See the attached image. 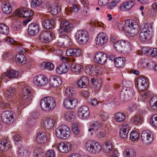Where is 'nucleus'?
Listing matches in <instances>:
<instances>
[{
    "label": "nucleus",
    "instance_id": "nucleus-1",
    "mask_svg": "<svg viewBox=\"0 0 157 157\" xmlns=\"http://www.w3.org/2000/svg\"><path fill=\"white\" fill-rule=\"evenodd\" d=\"M117 28L121 32L129 37H134L138 33L139 26L136 22L132 20H126L118 23Z\"/></svg>",
    "mask_w": 157,
    "mask_h": 157
},
{
    "label": "nucleus",
    "instance_id": "nucleus-2",
    "mask_svg": "<svg viewBox=\"0 0 157 157\" xmlns=\"http://www.w3.org/2000/svg\"><path fill=\"white\" fill-rule=\"evenodd\" d=\"M32 91V88L29 86H26L23 89L22 97L19 99V101L16 103L17 105V108L19 110H21L31 103Z\"/></svg>",
    "mask_w": 157,
    "mask_h": 157
},
{
    "label": "nucleus",
    "instance_id": "nucleus-3",
    "mask_svg": "<svg viewBox=\"0 0 157 157\" xmlns=\"http://www.w3.org/2000/svg\"><path fill=\"white\" fill-rule=\"evenodd\" d=\"M40 106L44 111L52 110L56 107V103L55 99L51 96L44 97L40 101Z\"/></svg>",
    "mask_w": 157,
    "mask_h": 157
},
{
    "label": "nucleus",
    "instance_id": "nucleus-4",
    "mask_svg": "<svg viewBox=\"0 0 157 157\" xmlns=\"http://www.w3.org/2000/svg\"><path fill=\"white\" fill-rule=\"evenodd\" d=\"M114 47L117 52L125 54H128L131 52L130 46L128 43L123 40L117 41L114 44Z\"/></svg>",
    "mask_w": 157,
    "mask_h": 157
},
{
    "label": "nucleus",
    "instance_id": "nucleus-5",
    "mask_svg": "<svg viewBox=\"0 0 157 157\" xmlns=\"http://www.w3.org/2000/svg\"><path fill=\"white\" fill-rule=\"evenodd\" d=\"M85 147L88 151L94 154H98L102 149L100 144L94 140H89L86 142Z\"/></svg>",
    "mask_w": 157,
    "mask_h": 157
},
{
    "label": "nucleus",
    "instance_id": "nucleus-6",
    "mask_svg": "<svg viewBox=\"0 0 157 157\" xmlns=\"http://www.w3.org/2000/svg\"><path fill=\"white\" fill-rule=\"evenodd\" d=\"M60 27L59 33L60 35H66L71 32L73 28L72 24L65 20H60Z\"/></svg>",
    "mask_w": 157,
    "mask_h": 157
},
{
    "label": "nucleus",
    "instance_id": "nucleus-7",
    "mask_svg": "<svg viewBox=\"0 0 157 157\" xmlns=\"http://www.w3.org/2000/svg\"><path fill=\"white\" fill-rule=\"evenodd\" d=\"M56 136L59 139L65 140L69 136L71 131L70 128L65 125L59 127L55 130Z\"/></svg>",
    "mask_w": 157,
    "mask_h": 157
},
{
    "label": "nucleus",
    "instance_id": "nucleus-8",
    "mask_svg": "<svg viewBox=\"0 0 157 157\" xmlns=\"http://www.w3.org/2000/svg\"><path fill=\"white\" fill-rule=\"evenodd\" d=\"M75 38L80 44H86L89 39L88 33L85 30H80L78 31L75 34Z\"/></svg>",
    "mask_w": 157,
    "mask_h": 157
},
{
    "label": "nucleus",
    "instance_id": "nucleus-9",
    "mask_svg": "<svg viewBox=\"0 0 157 157\" xmlns=\"http://www.w3.org/2000/svg\"><path fill=\"white\" fill-rule=\"evenodd\" d=\"M134 96V90L130 88H123L120 94V99L123 102L128 101Z\"/></svg>",
    "mask_w": 157,
    "mask_h": 157
},
{
    "label": "nucleus",
    "instance_id": "nucleus-10",
    "mask_svg": "<svg viewBox=\"0 0 157 157\" xmlns=\"http://www.w3.org/2000/svg\"><path fill=\"white\" fill-rule=\"evenodd\" d=\"M102 70V68L100 67L99 65L92 64L86 66L85 71L86 74L93 76L101 73Z\"/></svg>",
    "mask_w": 157,
    "mask_h": 157
},
{
    "label": "nucleus",
    "instance_id": "nucleus-11",
    "mask_svg": "<svg viewBox=\"0 0 157 157\" xmlns=\"http://www.w3.org/2000/svg\"><path fill=\"white\" fill-rule=\"evenodd\" d=\"M1 117L2 121L7 124H11L14 121L11 111H4L1 114Z\"/></svg>",
    "mask_w": 157,
    "mask_h": 157
},
{
    "label": "nucleus",
    "instance_id": "nucleus-12",
    "mask_svg": "<svg viewBox=\"0 0 157 157\" xmlns=\"http://www.w3.org/2000/svg\"><path fill=\"white\" fill-rule=\"evenodd\" d=\"M33 82L35 85L38 86H42L46 85L48 83V80L46 76L40 75L34 77Z\"/></svg>",
    "mask_w": 157,
    "mask_h": 157
},
{
    "label": "nucleus",
    "instance_id": "nucleus-13",
    "mask_svg": "<svg viewBox=\"0 0 157 157\" xmlns=\"http://www.w3.org/2000/svg\"><path fill=\"white\" fill-rule=\"evenodd\" d=\"M15 13L16 15L25 18L31 17L33 14L32 10L24 8L16 10Z\"/></svg>",
    "mask_w": 157,
    "mask_h": 157
},
{
    "label": "nucleus",
    "instance_id": "nucleus-14",
    "mask_svg": "<svg viewBox=\"0 0 157 157\" xmlns=\"http://www.w3.org/2000/svg\"><path fill=\"white\" fill-rule=\"evenodd\" d=\"M94 61L98 64L104 65L106 62L107 59V56L101 52L96 53L94 56Z\"/></svg>",
    "mask_w": 157,
    "mask_h": 157
},
{
    "label": "nucleus",
    "instance_id": "nucleus-15",
    "mask_svg": "<svg viewBox=\"0 0 157 157\" xmlns=\"http://www.w3.org/2000/svg\"><path fill=\"white\" fill-rule=\"evenodd\" d=\"M89 108L85 105H83L79 108L78 110V114L79 118L82 119L87 118L90 115Z\"/></svg>",
    "mask_w": 157,
    "mask_h": 157
},
{
    "label": "nucleus",
    "instance_id": "nucleus-16",
    "mask_svg": "<svg viewBox=\"0 0 157 157\" xmlns=\"http://www.w3.org/2000/svg\"><path fill=\"white\" fill-rule=\"evenodd\" d=\"M77 103V100L73 98H66L63 102L64 107L69 109H74L76 106Z\"/></svg>",
    "mask_w": 157,
    "mask_h": 157
},
{
    "label": "nucleus",
    "instance_id": "nucleus-17",
    "mask_svg": "<svg viewBox=\"0 0 157 157\" xmlns=\"http://www.w3.org/2000/svg\"><path fill=\"white\" fill-rule=\"evenodd\" d=\"M71 144L70 143L66 142H62L59 144L57 148L60 152L65 153L71 150Z\"/></svg>",
    "mask_w": 157,
    "mask_h": 157
},
{
    "label": "nucleus",
    "instance_id": "nucleus-18",
    "mask_svg": "<svg viewBox=\"0 0 157 157\" xmlns=\"http://www.w3.org/2000/svg\"><path fill=\"white\" fill-rule=\"evenodd\" d=\"M107 36L105 33H99L96 37L95 41L96 45L101 46L104 44L107 41Z\"/></svg>",
    "mask_w": 157,
    "mask_h": 157
},
{
    "label": "nucleus",
    "instance_id": "nucleus-19",
    "mask_svg": "<svg viewBox=\"0 0 157 157\" xmlns=\"http://www.w3.org/2000/svg\"><path fill=\"white\" fill-rule=\"evenodd\" d=\"M147 85V80L144 76L139 77L135 83L136 86L142 90H144L146 89Z\"/></svg>",
    "mask_w": 157,
    "mask_h": 157
},
{
    "label": "nucleus",
    "instance_id": "nucleus-20",
    "mask_svg": "<svg viewBox=\"0 0 157 157\" xmlns=\"http://www.w3.org/2000/svg\"><path fill=\"white\" fill-rule=\"evenodd\" d=\"M140 39L143 42H145L147 39V24L144 23L141 26Z\"/></svg>",
    "mask_w": 157,
    "mask_h": 157
},
{
    "label": "nucleus",
    "instance_id": "nucleus-21",
    "mask_svg": "<svg viewBox=\"0 0 157 157\" xmlns=\"http://www.w3.org/2000/svg\"><path fill=\"white\" fill-rule=\"evenodd\" d=\"M28 34L31 36H34L37 34L39 31V29L37 24L35 23L30 24L28 29Z\"/></svg>",
    "mask_w": 157,
    "mask_h": 157
},
{
    "label": "nucleus",
    "instance_id": "nucleus-22",
    "mask_svg": "<svg viewBox=\"0 0 157 157\" xmlns=\"http://www.w3.org/2000/svg\"><path fill=\"white\" fill-rule=\"evenodd\" d=\"M52 33L50 31H43L39 36L40 41L43 42L50 41L52 40Z\"/></svg>",
    "mask_w": 157,
    "mask_h": 157
},
{
    "label": "nucleus",
    "instance_id": "nucleus-23",
    "mask_svg": "<svg viewBox=\"0 0 157 157\" xmlns=\"http://www.w3.org/2000/svg\"><path fill=\"white\" fill-rule=\"evenodd\" d=\"M56 122V121L53 119L47 118L44 120L42 123V128L50 129L54 127V124Z\"/></svg>",
    "mask_w": 157,
    "mask_h": 157
},
{
    "label": "nucleus",
    "instance_id": "nucleus-24",
    "mask_svg": "<svg viewBox=\"0 0 157 157\" xmlns=\"http://www.w3.org/2000/svg\"><path fill=\"white\" fill-rule=\"evenodd\" d=\"M67 63H62L60 65L57 67L56 71L59 74H62L67 72L69 69Z\"/></svg>",
    "mask_w": 157,
    "mask_h": 157
},
{
    "label": "nucleus",
    "instance_id": "nucleus-25",
    "mask_svg": "<svg viewBox=\"0 0 157 157\" xmlns=\"http://www.w3.org/2000/svg\"><path fill=\"white\" fill-rule=\"evenodd\" d=\"M62 83L61 78L58 76H53L51 77L50 79V84L54 87L59 86Z\"/></svg>",
    "mask_w": 157,
    "mask_h": 157
},
{
    "label": "nucleus",
    "instance_id": "nucleus-26",
    "mask_svg": "<svg viewBox=\"0 0 157 157\" xmlns=\"http://www.w3.org/2000/svg\"><path fill=\"white\" fill-rule=\"evenodd\" d=\"M134 2L132 1H129L121 4L120 6V10L122 11L129 10L134 5Z\"/></svg>",
    "mask_w": 157,
    "mask_h": 157
},
{
    "label": "nucleus",
    "instance_id": "nucleus-27",
    "mask_svg": "<svg viewBox=\"0 0 157 157\" xmlns=\"http://www.w3.org/2000/svg\"><path fill=\"white\" fill-rule=\"evenodd\" d=\"M36 141L40 144L45 143L47 140V136L44 132H38L36 136Z\"/></svg>",
    "mask_w": 157,
    "mask_h": 157
},
{
    "label": "nucleus",
    "instance_id": "nucleus-28",
    "mask_svg": "<svg viewBox=\"0 0 157 157\" xmlns=\"http://www.w3.org/2000/svg\"><path fill=\"white\" fill-rule=\"evenodd\" d=\"M89 80L88 78L85 76L81 77L77 82V85L78 87L81 88H85L88 84Z\"/></svg>",
    "mask_w": 157,
    "mask_h": 157
},
{
    "label": "nucleus",
    "instance_id": "nucleus-29",
    "mask_svg": "<svg viewBox=\"0 0 157 157\" xmlns=\"http://www.w3.org/2000/svg\"><path fill=\"white\" fill-rule=\"evenodd\" d=\"M11 147L10 142L6 140H0V151H5Z\"/></svg>",
    "mask_w": 157,
    "mask_h": 157
},
{
    "label": "nucleus",
    "instance_id": "nucleus-30",
    "mask_svg": "<svg viewBox=\"0 0 157 157\" xmlns=\"http://www.w3.org/2000/svg\"><path fill=\"white\" fill-rule=\"evenodd\" d=\"M42 24L44 28L49 29L54 27L55 22L54 20L52 19H46L43 21Z\"/></svg>",
    "mask_w": 157,
    "mask_h": 157
},
{
    "label": "nucleus",
    "instance_id": "nucleus-31",
    "mask_svg": "<svg viewBox=\"0 0 157 157\" xmlns=\"http://www.w3.org/2000/svg\"><path fill=\"white\" fill-rule=\"evenodd\" d=\"M2 11L7 14L10 13L12 10L11 5L7 2H4L2 3Z\"/></svg>",
    "mask_w": 157,
    "mask_h": 157
},
{
    "label": "nucleus",
    "instance_id": "nucleus-32",
    "mask_svg": "<svg viewBox=\"0 0 157 157\" xmlns=\"http://www.w3.org/2000/svg\"><path fill=\"white\" fill-rule=\"evenodd\" d=\"M125 59L124 57H118L116 58L114 62L115 66L118 68L123 67L125 63Z\"/></svg>",
    "mask_w": 157,
    "mask_h": 157
},
{
    "label": "nucleus",
    "instance_id": "nucleus-33",
    "mask_svg": "<svg viewBox=\"0 0 157 157\" xmlns=\"http://www.w3.org/2000/svg\"><path fill=\"white\" fill-rule=\"evenodd\" d=\"M4 74L8 78L12 79L17 78L18 75V73L16 71L9 70L5 72Z\"/></svg>",
    "mask_w": 157,
    "mask_h": 157
},
{
    "label": "nucleus",
    "instance_id": "nucleus-34",
    "mask_svg": "<svg viewBox=\"0 0 157 157\" xmlns=\"http://www.w3.org/2000/svg\"><path fill=\"white\" fill-rule=\"evenodd\" d=\"M149 103L152 109L157 110V96H154L151 97L150 99Z\"/></svg>",
    "mask_w": 157,
    "mask_h": 157
},
{
    "label": "nucleus",
    "instance_id": "nucleus-35",
    "mask_svg": "<svg viewBox=\"0 0 157 157\" xmlns=\"http://www.w3.org/2000/svg\"><path fill=\"white\" fill-rule=\"evenodd\" d=\"M16 93L15 88L13 87L7 88L5 92L6 96L9 98H11Z\"/></svg>",
    "mask_w": 157,
    "mask_h": 157
},
{
    "label": "nucleus",
    "instance_id": "nucleus-36",
    "mask_svg": "<svg viewBox=\"0 0 157 157\" xmlns=\"http://www.w3.org/2000/svg\"><path fill=\"white\" fill-rule=\"evenodd\" d=\"M15 60L17 63L24 64L26 63V58L24 55L18 54L16 56Z\"/></svg>",
    "mask_w": 157,
    "mask_h": 157
},
{
    "label": "nucleus",
    "instance_id": "nucleus-37",
    "mask_svg": "<svg viewBox=\"0 0 157 157\" xmlns=\"http://www.w3.org/2000/svg\"><path fill=\"white\" fill-rule=\"evenodd\" d=\"M101 126V123L98 122H96L93 124V126H91L88 129V131L90 132V134L91 135H93V133H95V132L100 128Z\"/></svg>",
    "mask_w": 157,
    "mask_h": 157
},
{
    "label": "nucleus",
    "instance_id": "nucleus-38",
    "mask_svg": "<svg viewBox=\"0 0 157 157\" xmlns=\"http://www.w3.org/2000/svg\"><path fill=\"white\" fill-rule=\"evenodd\" d=\"M71 67L72 71L76 74L79 73L82 69L81 65L76 63L72 64Z\"/></svg>",
    "mask_w": 157,
    "mask_h": 157
},
{
    "label": "nucleus",
    "instance_id": "nucleus-39",
    "mask_svg": "<svg viewBox=\"0 0 157 157\" xmlns=\"http://www.w3.org/2000/svg\"><path fill=\"white\" fill-rule=\"evenodd\" d=\"M76 93L75 90L73 87L67 88L65 90V95L68 97L74 96Z\"/></svg>",
    "mask_w": 157,
    "mask_h": 157
},
{
    "label": "nucleus",
    "instance_id": "nucleus-40",
    "mask_svg": "<svg viewBox=\"0 0 157 157\" xmlns=\"http://www.w3.org/2000/svg\"><path fill=\"white\" fill-rule=\"evenodd\" d=\"M125 118V115L123 113L119 112L117 113L115 116V120L117 122H121L123 121Z\"/></svg>",
    "mask_w": 157,
    "mask_h": 157
},
{
    "label": "nucleus",
    "instance_id": "nucleus-41",
    "mask_svg": "<svg viewBox=\"0 0 157 157\" xmlns=\"http://www.w3.org/2000/svg\"><path fill=\"white\" fill-rule=\"evenodd\" d=\"M29 153L24 147H21L17 152V155L19 157H28Z\"/></svg>",
    "mask_w": 157,
    "mask_h": 157
},
{
    "label": "nucleus",
    "instance_id": "nucleus-42",
    "mask_svg": "<svg viewBox=\"0 0 157 157\" xmlns=\"http://www.w3.org/2000/svg\"><path fill=\"white\" fill-rule=\"evenodd\" d=\"M153 36V31L152 24H150L148 26V42L151 43V38Z\"/></svg>",
    "mask_w": 157,
    "mask_h": 157
},
{
    "label": "nucleus",
    "instance_id": "nucleus-43",
    "mask_svg": "<svg viewBox=\"0 0 157 157\" xmlns=\"http://www.w3.org/2000/svg\"><path fill=\"white\" fill-rule=\"evenodd\" d=\"M9 32L8 27L2 23L0 24V33L7 35Z\"/></svg>",
    "mask_w": 157,
    "mask_h": 157
},
{
    "label": "nucleus",
    "instance_id": "nucleus-44",
    "mask_svg": "<svg viewBox=\"0 0 157 157\" xmlns=\"http://www.w3.org/2000/svg\"><path fill=\"white\" fill-rule=\"evenodd\" d=\"M75 117V115L73 112L68 111L66 112L65 114V118L68 121H71Z\"/></svg>",
    "mask_w": 157,
    "mask_h": 157
},
{
    "label": "nucleus",
    "instance_id": "nucleus-45",
    "mask_svg": "<svg viewBox=\"0 0 157 157\" xmlns=\"http://www.w3.org/2000/svg\"><path fill=\"white\" fill-rule=\"evenodd\" d=\"M104 150L106 153H109L113 150L112 143L109 141L106 142L104 146Z\"/></svg>",
    "mask_w": 157,
    "mask_h": 157
},
{
    "label": "nucleus",
    "instance_id": "nucleus-46",
    "mask_svg": "<svg viewBox=\"0 0 157 157\" xmlns=\"http://www.w3.org/2000/svg\"><path fill=\"white\" fill-rule=\"evenodd\" d=\"M143 121V118L139 115H135L133 119V123L136 125L140 124L142 123Z\"/></svg>",
    "mask_w": 157,
    "mask_h": 157
},
{
    "label": "nucleus",
    "instance_id": "nucleus-47",
    "mask_svg": "<svg viewBox=\"0 0 157 157\" xmlns=\"http://www.w3.org/2000/svg\"><path fill=\"white\" fill-rule=\"evenodd\" d=\"M149 122L152 125L157 128V114L152 116L150 119Z\"/></svg>",
    "mask_w": 157,
    "mask_h": 157
},
{
    "label": "nucleus",
    "instance_id": "nucleus-48",
    "mask_svg": "<svg viewBox=\"0 0 157 157\" xmlns=\"http://www.w3.org/2000/svg\"><path fill=\"white\" fill-rule=\"evenodd\" d=\"M125 157H135L136 156L135 151L132 149H127L125 151Z\"/></svg>",
    "mask_w": 157,
    "mask_h": 157
},
{
    "label": "nucleus",
    "instance_id": "nucleus-49",
    "mask_svg": "<svg viewBox=\"0 0 157 157\" xmlns=\"http://www.w3.org/2000/svg\"><path fill=\"white\" fill-rule=\"evenodd\" d=\"M51 12L53 15H56L61 11L60 7L57 6H53L51 7Z\"/></svg>",
    "mask_w": 157,
    "mask_h": 157
},
{
    "label": "nucleus",
    "instance_id": "nucleus-50",
    "mask_svg": "<svg viewBox=\"0 0 157 157\" xmlns=\"http://www.w3.org/2000/svg\"><path fill=\"white\" fill-rule=\"evenodd\" d=\"M42 65L45 69L50 71L52 70L54 68V65L51 62H43L42 64Z\"/></svg>",
    "mask_w": 157,
    "mask_h": 157
},
{
    "label": "nucleus",
    "instance_id": "nucleus-51",
    "mask_svg": "<svg viewBox=\"0 0 157 157\" xmlns=\"http://www.w3.org/2000/svg\"><path fill=\"white\" fill-rule=\"evenodd\" d=\"M139 137V134L137 132L132 131L130 134V138L132 141H136L138 139Z\"/></svg>",
    "mask_w": 157,
    "mask_h": 157
},
{
    "label": "nucleus",
    "instance_id": "nucleus-52",
    "mask_svg": "<svg viewBox=\"0 0 157 157\" xmlns=\"http://www.w3.org/2000/svg\"><path fill=\"white\" fill-rule=\"evenodd\" d=\"M141 139L142 141L144 144L147 143V130L143 131L141 134Z\"/></svg>",
    "mask_w": 157,
    "mask_h": 157
},
{
    "label": "nucleus",
    "instance_id": "nucleus-53",
    "mask_svg": "<svg viewBox=\"0 0 157 157\" xmlns=\"http://www.w3.org/2000/svg\"><path fill=\"white\" fill-rule=\"evenodd\" d=\"M119 0H113L112 2H110L107 5L108 8L110 10L114 9L116 6L117 3L118 2Z\"/></svg>",
    "mask_w": 157,
    "mask_h": 157
},
{
    "label": "nucleus",
    "instance_id": "nucleus-54",
    "mask_svg": "<svg viewBox=\"0 0 157 157\" xmlns=\"http://www.w3.org/2000/svg\"><path fill=\"white\" fill-rule=\"evenodd\" d=\"M40 3L41 0H32L30 4L31 6L33 8L39 7Z\"/></svg>",
    "mask_w": 157,
    "mask_h": 157
},
{
    "label": "nucleus",
    "instance_id": "nucleus-55",
    "mask_svg": "<svg viewBox=\"0 0 157 157\" xmlns=\"http://www.w3.org/2000/svg\"><path fill=\"white\" fill-rule=\"evenodd\" d=\"M82 14L85 16H87L90 13V10L88 7H83L81 10Z\"/></svg>",
    "mask_w": 157,
    "mask_h": 157
},
{
    "label": "nucleus",
    "instance_id": "nucleus-56",
    "mask_svg": "<svg viewBox=\"0 0 157 157\" xmlns=\"http://www.w3.org/2000/svg\"><path fill=\"white\" fill-rule=\"evenodd\" d=\"M128 132L121 129L119 132V135L121 138L124 139L126 138L128 136Z\"/></svg>",
    "mask_w": 157,
    "mask_h": 157
},
{
    "label": "nucleus",
    "instance_id": "nucleus-57",
    "mask_svg": "<svg viewBox=\"0 0 157 157\" xmlns=\"http://www.w3.org/2000/svg\"><path fill=\"white\" fill-rule=\"evenodd\" d=\"M147 94L146 92L141 94L139 97V99L141 101L145 102L147 101Z\"/></svg>",
    "mask_w": 157,
    "mask_h": 157
},
{
    "label": "nucleus",
    "instance_id": "nucleus-58",
    "mask_svg": "<svg viewBox=\"0 0 157 157\" xmlns=\"http://www.w3.org/2000/svg\"><path fill=\"white\" fill-rule=\"evenodd\" d=\"M149 63H148V69L153 70L155 69L156 65L155 63L152 61L150 59L148 60Z\"/></svg>",
    "mask_w": 157,
    "mask_h": 157
},
{
    "label": "nucleus",
    "instance_id": "nucleus-59",
    "mask_svg": "<svg viewBox=\"0 0 157 157\" xmlns=\"http://www.w3.org/2000/svg\"><path fill=\"white\" fill-rule=\"evenodd\" d=\"M137 106L135 103H131L128 106V110L130 112H133L137 108Z\"/></svg>",
    "mask_w": 157,
    "mask_h": 157
},
{
    "label": "nucleus",
    "instance_id": "nucleus-60",
    "mask_svg": "<svg viewBox=\"0 0 157 157\" xmlns=\"http://www.w3.org/2000/svg\"><path fill=\"white\" fill-rule=\"evenodd\" d=\"M12 57L10 52H8L5 53L3 55V58L7 61H10Z\"/></svg>",
    "mask_w": 157,
    "mask_h": 157
},
{
    "label": "nucleus",
    "instance_id": "nucleus-61",
    "mask_svg": "<svg viewBox=\"0 0 157 157\" xmlns=\"http://www.w3.org/2000/svg\"><path fill=\"white\" fill-rule=\"evenodd\" d=\"M75 52V48H69L66 51V54L68 56H74Z\"/></svg>",
    "mask_w": 157,
    "mask_h": 157
},
{
    "label": "nucleus",
    "instance_id": "nucleus-62",
    "mask_svg": "<svg viewBox=\"0 0 157 157\" xmlns=\"http://www.w3.org/2000/svg\"><path fill=\"white\" fill-rule=\"evenodd\" d=\"M70 13L77 12L79 10L78 6L76 5H74L72 7H70L69 10Z\"/></svg>",
    "mask_w": 157,
    "mask_h": 157
},
{
    "label": "nucleus",
    "instance_id": "nucleus-63",
    "mask_svg": "<svg viewBox=\"0 0 157 157\" xmlns=\"http://www.w3.org/2000/svg\"><path fill=\"white\" fill-rule=\"evenodd\" d=\"M72 129L75 134H77L79 133V130L77 124H73L72 125Z\"/></svg>",
    "mask_w": 157,
    "mask_h": 157
},
{
    "label": "nucleus",
    "instance_id": "nucleus-64",
    "mask_svg": "<svg viewBox=\"0 0 157 157\" xmlns=\"http://www.w3.org/2000/svg\"><path fill=\"white\" fill-rule=\"evenodd\" d=\"M46 156L47 157H55V152L52 150L48 151L46 153Z\"/></svg>",
    "mask_w": 157,
    "mask_h": 157
}]
</instances>
